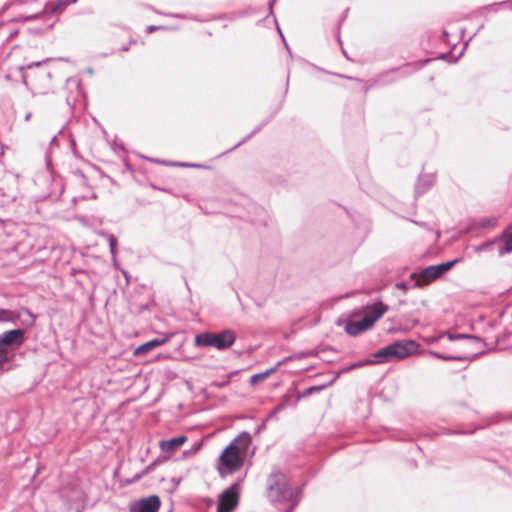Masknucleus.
<instances>
[{"label":"nucleus","mask_w":512,"mask_h":512,"mask_svg":"<svg viewBox=\"0 0 512 512\" xmlns=\"http://www.w3.org/2000/svg\"><path fill=\"white\" fill-rule=\"evenodd\" d=\"M169 339H170V337L166 336L163 338H156V339L149 340L136 348L135 355H137V356L145 355L146 353L153 350L154 348L165 344L166 342H168Z\"/></svg>","instance_id":"13"},{"label":"nucleus","mask_w":512,"mask_h":512,"mask_svg":"<svg viewBox=\"0 0 512 512\" xmlns=\"http://www.w3.org/2000/svg\"><path fill=\"white\" fill-rule=\"evenodd\" d=\"M299 504V499L294 500V503L290 505L288 509H286L285 512H293L296 506Z\"/></svg>","instance_id":"32"},{"label":"nucleus","mask_w":512,"mask_h":512,"mask_svg":"<svg viewBox=\"0 0 512 512\" xmlns=\"http://www.w3.org/2000/svg\"><path fill=\"white\" fill-rule=\"evenodd\" d=\"M323 388L324 386H311L304 391L303 396H309L315 392L321 391Z\"/></svg>","instance_id":"31"},{"label":"nucleus","mask_w":512,"mask_h":512,"mask_svg":"<svg viewBox=\"0 0 512 512\" xmlns=\"http://www.w3.org/2000/svg\"><path fill=\"white\" fill-rule=\"evenodd\" d=\"M276 0H271L269 2V9H270V13H272V9H273V4L275 3Z\"/></svg>","instance_id":"36"},{"label":"nucleus","mask_w":512,"mask_h":512,"mask_svg":"<svg viewBox=\"0 0 512 512\" xmlns=\"http://www.w3.org/2000/svg\"><path fill=\"white\" fill-rule=\"evenodd\" d=\"M495 245H497L499 247V239H495L492 241H487V242L482 243L481 245H479L476 248V251L477 252L489 251V250H492Z\"/></svg>","instance_id":"26"},{"label":"nucleus","mask_w":512,"mask_h":512,"mask_svg":"<svg viewBox=\"0 0 512 512\" xmlns=\"http://www.w3.org/2000/svg\"><path fill=\"white\" fill-rule=\"evenodd\" d=\"M373 361V359H364V360H361V361H358L354 364H352L349 369H354V368H359V367H363L365 365H375L374 362H371Z\"/></svg>","instance_id":"30"},{"label":"nucleus","mask_w":512,"mask_h":512,"mask_svg":"<svg viewBox=\"0 0 512 512\" xmlns=\"http://www.w3.org/2000/svg\"><path fill=\"white\" fill-rule=\"evenodd\" d=\"M281 363L279 362L275 367H272L270 369H267L266 371L264 372H261V373H257V374H254L251 376L250 378V383L251 384H256L257 382L267 378L271 373L275 372L277 367L280 365Z\"/></svg>","instance_id":"22"},{"label":"nucleus","mask_w":512,"mask_h":512,"mask_svg":"<svg viewBox=\"0 0 512 512\" xmlns=\"http://www.w3.org/2000/svg\"><path fill=\"white\" fill-rule=\"evenodd\" d=\"M458 262L459 259H454L452 261H447L437 265L428 266L421 270L419 276H417L416 273H412L411 278H417L415 286H422L424 284H427L440 278L444 273L452 269L454 265Z\"/></svg>","instance_id":"6"},{"label":"nucleus","mask_w":512,"mask_h":512,"mask_svg":"<svg viewBox=\"0 0 512 512\" xmlns=\"http://www.w3.org/2000/svg\"><path fill=\"white\" fill-rule=\"evenodd\" d=\"M499 7H505L507 9L512 10V0H505V1L489 4L487 6L482 7L481 12H482V14L496 13V12H498Z\"/></svg>","instance_id":"16"},{"label":"nucleus","mask_w":512,"mask_h":512,"mask_svg":"<svg viewBox=\"0 0 512 512\" xmlns=\"http://www.w3.org/2000/svg\"><path fill=\"white\" fill-rule=\"evenodd\" d=\"M12 357L13 355L9 351L0 348V369H2L3 365L9 362Z\"/></svg>","instance_id":"27"},{"label":"nucleus","mask_w":512,"mask_h":512,"mask_svg":"<svg viewBox=\"0 0 512 512\" xmlns=\"http://www.w3.org/2000/svg\"><path fill=\"white\" fill-rule=\"evenodd\" d=\"M418 347V343L414 340H396L373 353L372 362L376 365L402 360L417 353Z\"/></svg>","instance_id":"3"},{"label":"nucleus","mask_w":512,"mask_h":512,"mask_svg":"<svg viewBox=\"0 0 512 512\" xmlns=\"http://www.w3.org/2000/svg\"><path fill=\"white\" fill-rule=\"evenodd\" d=\"M278 32L280 33V35H281L282 39H284L283 34H282V32H281V29H279V28H278ZM283 41L285 42V40H283Z\"/></svg>","instance_id":"41"},{"label":"nucleus","mask_w":512,"mask_h":512,"mask_svg":"<svg viewBox=\"0 0 512 512\" xmlns=\"http://www.w3.org/2000/svg\"><path fill=\"white\" fill-rule=\"evenodd\" d=\"M19 312H22V316L18 322L26 327H32L35 324L36 317L28 308L22 307Z\"/></svg>","instance_id":"19"},{"label":"nucleus","mask_w":512,"mask_h":512,"mask_svg":"<svg viewBox=\"0 0 512 512\" xmlns=\"http://www.w3.org/2000/svg\"><path fill=\"white\" fill-rule=\"evenodd\" d=\"M195 345L199 347H213V332H204L196 335Z\"/></svg>","instance_id":"17"},{"label":"nucleus","mask_w":512,"mask_h":512,"mask_svg":"<svg viewBox=\"0 0 512 512\" xmlns=\"http://www.w3.org/2000/svg\"><path fill=\"white\" fill-rule=\"evenodd\" d=\"M101 235L108 241L110 253L113 260H115L117 254V238L113 234L109 233H102Z\"/></svg>","instance_id":"21"},{"label":"nucleus","mask_w":512,"mask_h":512,"mask_svg":"<svg viewBox=\"0 0 512 512\" xmlns=\"http://www.w3.org/2000/svg\"><path fill=\"white\" fill-rule=\"evenodd\" d=\"M235 340V333L229 329L217 333L213 332V347L218 350L228 349L234 344Z\"/></svg>","instance_id":"10"},{"label":"nucleus","mask_w":512,"mask_h":512,"mask_svg":"<svg viewBox=\"0 0 512 512\" xmlns=\"http://www.w3.org/2000/svg\"><path fill=\"white\" fill-rule=\"evenodd\" d=\"M172 16L175 18H186V16H184L182 14H173Z\"/></svg>","instance_id":"37"},{"label":"nucleus","mask_w":512,"mask_h":512,"mask_svg":"<svg viewBox=\"0 0 512 512\" xmlns=\"http://www.w3.org/2000/svg\"><path fill=\"white\" fill-rule=\"evenodd\" d=\"M263 125H260L258 126L255 130H253L249 135H247L243 140H241L240 142H238L234 147H232L229 151H232L236 148H238L239 146H241L242 144H244L249 138H251L255 133H257L258 131L261 130Z\"/></svg>","instance_id":"29"},{"label":"nucleus","mask_w":512,"mask_h":512,"mask_svg":"<svg viewBox=\"0 0 512 512\" xmlns=\"http://www.w3.org/2000/svg\"><path fill=\"white\" fill-rule=\"evenodd\" d=\"M448 339L450 341H454V340H458V339H473V340H478L477 337L475 336H472V335H468V334H449L448 335Z\"/></svg>","instance_id":"28"},{"label":"nucleus","mask_w":512,"mask_h":512,"mask_svg":"<svg viewBox=\"0 0 512 512\" xmlns=\"http://www.w3.org/2000/svg\"><path fill=\"white\" fill-rule=\"evenodd\" d=\"M447 35H448L447 31H443V36H447Z\"/></svg>","instance_id":"43"},{"label":"nucleus","mask_w":512,"mask_h":512,"mask_svg":"<svg viewBox=\"0 0 512 512\" xmlns=\"http://www.w3.org/2000/svg\"><path fill=\"white\" fill-rule=\"evenodd\" d=\"M512 252V226L504 230L499 238V256Z\"/></svg>","instance_id":"12"},{"label":"nucleus","mask_w":512,"mask_h":512,"mask_svg":"<svg viewBox=\"0 0 512 512\" xmlns=\"http://www.w3.org/2000/svg\"><path fill=\"white\" fill-rule=\"evenodd\" d=\"M187 437L184 435L177 436L168 440H161L159 442V447L164 452H173L182 446L186 441Z\"/></svg>","instance_id":"14"},{"label":"nucleus","mask_w":512,"mask_h":512,"mask_svg":"<svg viewBox=\"0 0 512 512\" xmlns=\"http://www.w3.org/2000/svg\"><path fill=\"white\" fill-rule=\"evenodd\" d=\"M242 481L243 479H239L220 494L217 512H232V510L237 507L239 501V487Z\"/></svg>","instance_id":"7"},{"label":"nucleus","mask_w":512,"mask_h":512,"mask_svg":"<svg viewBox=\"0 0 512 512\" xmlns=\"http://www.w3.org/2000/svg\"><path fill=\"white\" fill-rule=\"evenodd\" d=\"M302 490L300 487L292 488L286 476L281 472L272 473L267 480V494L271 502H289L301 499Z\"/></svg>","instance_id":"2"},{"label":"nucleus","mask_w":512,"mask_h":512,"mask_svg":"<svg viewBox=\"0 0 512 512\" xmlns=\"http://www.w3.org/2000/svg\"><path fill=\"white\" fill-rule=\"evenodd\" d=\"M388 311V306L381 301L375 302L366 307L363 318L359 321H347L345 324V331L351 336H358L359 334L370 329L375 322L380 319L385 312Z\"/></svg>","instance_id":"4"},{"label":"nucleus","mask_w":512,"mask_h":512,"mask_svg":"<svg viewBox=\"0 0 512 512\" xmlns=\"http://www.w3.org/2000/svg\"><path fill=\"white\" fill-rule=\"evenodd\" d=\"M67 83L69 85H75L77 88L79 87V82L75 79H68Z\"/></svg>","instance_id":"33"},{"label":"nucleus","mask_w":512,"mask_h":512,"mask_svg":"<svg viewBox=\"0 0 512 512\" xmlns=\"http://www.w3.org/2000/svg\"><path fill=\"white\" fill-rule=\"evenodd\" d=\"M429 353L431 355H433L434 357H436L438 359H442L444 361H463V360L469 359V356H466V355L465 356L444 355V354L434 352V351H430Z\"/></svg>","instance_id":"23"},{"label":"nucleus","mask_w":512,"mask_h":512,"mask_svg":"<svg viewBox=\"0 0 512 512\" xmlns=\"http://www.w3.org/2000/svg\"><path fill=\"white\" fill-rule=\"evenodd\" d=\"M158 29H160V27H158V26H153V25L152 26H148L147 27V32H153V31H156Z\"/></svg>","instance_id":"34"},{"label":"nucleus","mask_w":512,"mask_h":512,"mask_svg":"<svg viewBox=\"0 0 512 512\" xmlns=\"http://www.w3.org/2000/svg\"><path fill=\"white\" fill-rule=\"evenodd\" d=\"M129 49H130L129 45H124L121 47V50L125 51V52L128 51Z\"/></svg>","instance_id":"38"},{"label":"nucleus","mask_w":512,"mask_h":512,"mask_svg":"<svg viewBox=\"0 0 512 512\" xmlns=\"http://www.w3.org/2000/svg\"><path fill=\"white\" fill-rule=\"evenodd\" d=\"M165 460V458H157L155 459L152 463H150L143 471L140 475H137L135 477V479H140L143 475H147L148 473L152 472L157 465H159L160 463H162L163 461Z\"/></svg>","instance_id":"25"},{"label":"nucleus","mask_w":512,"mask_h":512,"mask_svg":"<svg viewBox=\"0 0 512 512\" xmlns=\"http://www.w3.org/2000/svg\"><path fill=\"white\" fill-rule=\"evenodd\" d=\"M60 494L67 502H73L80 499L81 491L77 486H73L71 493H67L65 489H61Z\"/></svg>","instance_id":"20"},{"label":"nucleus","mask_w":512,"mask_h":512,"mask_svg":"<svg viewBox=\"0 0 512 512\" xmlns=\"http://www.w3.org/2000/svg\"><path fill=\"white\" fill-rule=\"evenodd\" d=\"M157 163H161L163 165H171V166H178V167H191V168H206L205 165L202 164H196V163H187V162H167V161H159L155 160Z\"/></svg>","instance_id":"24"},{"label":"nucleus","mask_w":512,"mask_h":512,"mask_svg":"<svg viewBox=\"0 0 512 512\" xmlns=\"http://www.w3.org/2000/svg\"><path fill=\"white\" fill-rule=\"evenodd\" d=\"M22 312L12 311V310H0V321L2 322H10L16 324L19 319H21Z\"/></svg>","instance_id":"15"},{"label":"nucleus","mask_w":512,"mask_h":512,"mask_svg":"<svg viewBox=\"0 0 512 512\" xmlns=\"http://www.w3.org/2000/svg\"><path fill=\"white\" fill-rule=\"evenodd\" d=\"M398 287H401V288H404L405 284L404 283H400L397 285Z\"/></svg>","instance_id":"42"},{"label":"nucleus","mask_w":512,"mask_h":512,"mask_svg":"<svg viewBox=\"0 0 512 512\" xmlns=\"http://www.w3.org/2000/svg\"><path fill=\"white\" fill-rule=\"evenodd\" d=\"M46 61L47 60L38 61V62H32V63L28 64L26 67H20V70L23 72L25 69L31 70L33 68H37L38 72H37L36 76L50 78L51 77L50 72L46 68L43 67V64Z\"/></svg>","instance_id":"18"},{"label":"nucleus","mask_w":512,"mask_h":512,"mask_svg":"<svg viewBox=\"0 0 512 512\" xmlns=\"http://www.w3.org/2000/svg\"><path fill=\"white\" fill-rule=\"evenodd\" d=\"M30 117H31V113H27V114L25 115V120H26V121H28V120L30 119Z\"/></svg>","instance_id":"39"},{"label":"nucleus","mask_w":512,"mask_h":512,"mask_svg":"<svg viewBox=\"0 0 512 512\" xmlns=\"http://www.w3.org/2000/svg\"><path fill=\"white\" fill-rule=\"evenodd\" d=\"M28 78H29V75L28 74H23L22 75V81L25 85H27V81H28Z\"/></svg>","instance_id":"35"},{"label":"nucleus","mask_w":512,"mask_h":512,"mask_svg":"<svg viewBox=\"0 0 512 512\" xmlns=\"http://www.w3.org/2000/svg\"><path fill=\"white\" fill-rule=\"evenodd\" d=\"M429 62V59H426L421 62H415V63H407L403 65L402 67L393 68L387 71H384L383 73H380L377 75L373 83L374 85H388L400 78L408 77L409 75L413 74L415 71L419 70L421 67H423L426 63Z\"/></svg>","instance_id":"5"},{"label":"nucleus","mask_w":512,"mask_h":512,"mask_svg":"<svg viewBox=\"0 0 512 512\" xmlns=\"http://www.w3.org/2000/svg\"><path fill=\"white\" fill-rule=\"evenodd\" d=\"M25 341V331L23 329L17 328L13 330L6 331L0 335V348L6 349H17L19 348Z\"/></svg>","instance_id":"8"},{"label":"nucleus","mask_w":512,"mask_h":512,"mask_svg":"<svg viewBox=\"0 0 512 512\" xmlns=\"http://www.w3.org/2000/svg\"><path fill=\"white\" fill-rule=\"evenodd\" d=\"M161 505L160 498L157 495H151L133 501L130 504V512H158Z\"/></svg>","instance_id":"9"},{"label":"nucleus","mask_w":512,"mask_h":512,"mask_svg":"<svg viewBox=\"0 0 512 512\" xmlns=\"http://www.w3.org/2000/svg\"><path fill=\"white\" fill-rule=\"evenodd\" d=\"M251 440V435L248 432H242L223 450L217 464V470L221 477L233 474L242 467Z\"/></svg>","instance_id":"1"},{"label":"nucleus","mask_w":512,"mask_h":512,"mask_svg":"<svg viewBox=\"0 0 512 512\" xmlns=\"http://www.w3.org/2000/svg\"><path fill=\"white\" fill-rule=\"evenodd\" d=\"M435 181V174L429 173L420 175L415 186L416 195H422L427 192L434 185Z\"/></svg>","instance_id":"11"},{"label":"nucleus","mask_w":512,"mask_h":512,"mask_svg":"<svg viewBox=\"0 0 512 512\" xmlns=\"http://www.w3.org/2000/svg\"><path fill=\"white\" fill-rule=\"evenodd\" d=\"M56 143V136L51 139V144Z\"/></svg>","instance_id":"40"}]
</instances>
